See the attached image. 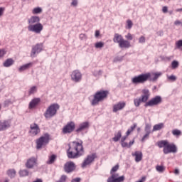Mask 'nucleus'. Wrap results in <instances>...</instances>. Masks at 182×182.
Segmentation results:
<instances>
[{"instance_id":"f257e3e1","label":"nucleus","mask_w":182,"mask_h":182,"mask_svg":"<svg viewBox=\"0 0 182 182\" xmlns=\"http://www.w3.org/2000/svg\"><path fill=\"white\" fill-rule=\"evenodd\" d=\"M83 154H85V149L82 143L74 141L72 142V145L68 144V149L67 150L68 159H77Z\"/></svg>"},{"instance_id":"f03ea898","label":"nucleus","mask_w":182,"mask_h":182,"mask_svg":"<svg viewBox=\"0 0 182 182\" xmlns=\"http://www.w3.org/2000/svg\"><path fill=\"white\" fill-rule=\"evenodd\" d=\"M109 95V91L100 90L97 92L94 95V98L91 101L92 106H97L100 102H103L107 95Z\"/></svg>"},{"instance_id":"7ed1b4c3","label":"nucleus","mask_w":182,"mask_h":182,"mask_svg":"<svg viewBox=\"0 0 182 182\" xmlns=\"http://www.w3.org/2000/svg\"><path fill=\"white\" fill-rule=\"evenodd\" d=\"M142 95L139 98H136L134 100V105L136 107H139L141 103H147V100H149L150 97V91L147 89H144L142 90Z\"/></svg>"},{"instance_id":"20e7f679","label":"nucleus","mask_w":182,"mask_h":182,"mask_svg":"<svg viewBox=\"0 0 182 182\" xmlns=\"http://www.w3.org/2000/svg\"><path fill=\"white\" fill-rule=\"evenodd\" d=\"M58 110H59V105L53 104L50 105L44 113V117L46 119H50L55 116Z\"/></svg>"},{"instance_id":"39448f33","label":"nucleus","mask_w":182,"mask_h":182,"mask_svg":"<svg viewBox=\"0 0 182 182\" xmlns=\"http://www.w3.org/2000/svg\"><path fill=\"white\" fill-rule=\"evenodd\" d=\"M163 102V98L157 95L152 99H151L149 101H146V102L144 105L145 107H153V106H159V105L161 104Z\"/></svg>"},{"instance_id":"423d86ee","label":"nucleus","mask_w":182,"mask_h":182,"mask_svg":"<svg viewBox=\"0 0 182 182\" xmlns=\"http://www.w3.org/2000/svg\"><path fill=\"white\" fill-rule=\"evenodd\" d=\"M49 134H45L36 141V149H42V146H46L49 143Z\"/></svg>"},{"instance_id":"0eeeda50","label":"nucleus","mask_w":182,"mask_h":182,"mask_svg":"<svg viewBox=\"0 0 182 182\" xmlns=\"http://www.w3.org/2000/svg\"><path fill=\"white\" fill-rule=\"evenodd\" d=\"M149 75L145 74H141L139 75L135 76L132 79L133 85H140L141 83H145L147 82V78Z\"/></svg>"},{"instance_id":"6e6552de","label":"nucleus","mask_w":182,"mask_h":182,"mask_svg":"<svg viewBox=\"0 0 182 182\" xmlns=\"http://www.w3.org/2000/svg\"><path fill=\"white\" fill-rule=\"evenodd\" d=\"M28 30L29 32H34V33H41L43 31V25L38 23L34 25H28Z\"/></svg>"},{"instance_id":"1a4fd4ad","label":"nucleus","mask_w":182,"mask_h":182,"mask_svg":"<svg viewBox=\"0 0 182 182\" xmlns=\"http://www.w3.org/2000/svg\"><path fill=\"white\" fill-rule=\"evenodd\" d=\"M75 128H76V124H75V122H70L67 123V124L65 126H64L62 132H63V134H70L75 131Z\"/></svg>"},{"instance_id":"9d476101","label":"nucleus","mask_w":182,"mask_h":182,"mask_svg":"<svg viewBox=\"0 0 182 182\" xmlns=\"http://www.w3.org/2000/svg\"><path fill=\"white\" fill-rule=\"evenodd\" d=\"M95 159H97V155L96 153H92V154L87 155L82 164V168H85V167H86V166H89V164H92V163L95 161Z\"/></svg>"},{"instance_id":"9b49d317","label":"nucleus","mask_w":182,"mask_h":182,"mask_svg":"<svg viewBox=\"0 0 182 182\" xmlns=\"http://www.w3.org/2000/svg\"><path fill=\"white\" fill-rule=\"evenodd\" d=\"M164 154H168L170 153H177V146L174 144H167L164 148Z\"/></svg>"},{"instance_id":"f8f14e48","label":"nucleus","mask_w":182,"mask_h":182,"mask_svg":"<svg viewBox=\"0 0 182 182\" xmlns=\"http://www.w3.org/2000/svg\"><path fill=\"white\" fill-rule=\"evenodd\" d=\"M124 181V176H119V173H111V176L108 178L107 182H123Z\"/></svg>"},{"instance_id":"ddd939ff","label":"nucleus","mask_w":182,"mask_h":182,"mask_svg":"<svg viewBox=\"0 0 182 182\" xmlns=\"http://www.w3.org/2000/svg\"><path fill=\"white\" fill-rule=\"evenodd\" d=\"M64 170L65 173H72L76 170V165L73 161L67 162L64 166Z\"/></svg>"},{"instance_id":"4468645a","label":"nucleus","mask_w":182,"mask_h":182,"mask_svg":"<svg viewBox=\"0 0 182 182\" xmlns=\"http://www.w3.org/2000/svg\"><path fill=\"white\" fill-rule=\"evenodd\" d=\"M42 48H43V46L42 44H36V46H33L31 57L35 58V56H36V54L41 53V52H42Z\"/></svg>"},{"instance_id":"2eb2a0df","label":"nucleus","mask_w":182,"mask_h":182,"mask_svg":"<svg viewBox=\"0 0 182 182\" xmlns=\"http://www.w3.org/2000/svg\"><path fill=\"white\" fill-rule=\"evenodd\" d=\"M146 75H148L147 80H150V82H156L157 79L161 76L162 73H146Z\"/></svg>"},{"instance_id":"dca6fc26","label":"nucleus","mask_w":182,"mask_h":182,"mask_svg":"<svg viewBox=\"0 0 182 182\" xmlns=\"http://www.w3.org/2000/svg\"><path fill=\"white\" fill-rule=\"evenodd\" d=\"M71 79L73 82H77L82 80V74L79 70H74L71 74Z\"/></svg>"},{"instance_id":"f3484780","label":"nucleus","mask_w":182,"mask_h":182,"mask_svg":"<svg viewBox=\"0 0 182 182\" xmlns=\"http://www.w3.org/2000/svg\"><path fill=\"white\" fill-rule=\"evenodd\" d=\"M11 123L12 122L11 119L0 122V132H4L5 130H7V129H9V127H11Z\"/></svg>"},{"instance_id":"a211bd4d","label":"nucleus","mask_w":182,"mask_h":182,"mask_svg":"<svg viewBox=\"0 0 182 182\" xmlns=\"http://www.w3.org/2000/svg\"><path fill=\"white\" fill-rule=\"evenodd\" d=\"M35 166H38V159L35 157L30 158L26 164V167L27 168H33Z\"/></svg>"},{"instance_id":"6ab92c4d","label":"nucleus","mask_w":182,"mask_h":182,"mask_svg":"<svg viewBox=\"0 0 182 182\" xmlns=\"http://www.w3.org/2000/svg\"><path fill=\"white\" fill-rule=\"evenodd\" d=\"M30 133L32 134V136H36L38 133L41 132V129H39V126H38V124H31L30 125Z\"/></svg>"},{"instance_id":"aec40b11","label":"nucleus","mask_w":182,"mask_h":182,"mask_svg":"<svg viewBox=\"0 0 182 182\" xmlns=\"http://www.w3.org/2000/svg\"><path fill=\"white\" fill-rule=\"evenodd\" d=\"M39 22H41V18L38 16H33L28 19V25H36V23H39Z\"/></svg>"},{"instance_id":"412c9836","label":"nucleus","mask_w":182,"mask_h":182,"mask_svg":"<svg viewBox=\"0 0 182 182\" xmlns=\"http://www.w3.org/2000/svg\"><path fill=\"white\" fill-rule=\"evenodd\" d=\"M126 106V102H119L117 105H114L113 106V112L114 113H116L117 112H119V110H122V109H124Z\"/></svg>"},{"instance_id":"4be33fe9","label":"nucleus","mask_w":182,"mask_h":182,"mask_svg":"<svg viewBox=\"0 0 182 182\" xmlns=\"http://www.w3.org/2000/svg\"><path fill=\"white\" fill-rule=\"evenodd\" d=\"M86 129H89V122H87L80 124L79 127L76 129V132L80 133V132H83Z\"/></svg>"},{"instance_id":"5701e85b","label":"nucleus","mask_w":182,"mask_h":182,"mask_svg":"<svg viewBox=\"0 0 182 182\" xmlns=\"http://www.w3.org/2000/svg\"><path fill=\"white\" fill-rule=\"evenodd\" d=\"M119 46L121 48H124V49H129L132 45L129 41L124 40V38H123L122 41L119 43Z\"/></svg>"},{"instance_id":"b1692460","label":"nucleus","mask_w":182,"mask_h":182,"mask_svg":"<svg viewBox=\"0 0 182 182\" xmlns=\"http://www.w3.org/2000/svg\"><path fill=\"white\" fill-rule=\"evenodd\" d=\"M39 102H41V99L39 98H34L33 100H32L29 103V109H33V107H36Z\"/></svg>"},{"instance_id":"393cba45","label":"nucleus","mask_w":182,"mask_h":182,"mask_svg":"<svg viewBox=\"0 0 182 182\" xmlns=\"http://www.w3.org/2000/svg\"><path fill=\"white\" fill-rule=\"evenodd\" d=\"M132 156H135V161L136 163H139V161H141V159H143V154L139 151H136L134 154H132Z\"/></svg>"},{"instance_id":"a878e982","label":"nucleus","mask_w":182,"mask_h":182,"mask_svg":"<svg viewBox=\"0 0 182 182\" xmlns=\"http://www.w3.org/2000/svg\"><path fill=\"white\" fill-rule=\"evenodd\" d=\"M123 36L119 33H115L113 38V42L114 43H118V45H119V43L122 42V41L123 40Z\"/></svg>"},{"instance_id":"bb28decb","label":"nucleus","mask_w":182,"mask_h":182,"mask_svg":"<svg viewBox=\"0 0 182 182\" xmlns=\"http://www.w3.org/2000/svg\"><path fill=\"white\" fill-rule=\"evenodd\" d=\"M14 63H15V60H14V59L8 58L3 63V66H4V68H9L12 66V65H14Z\"/></svg>"},{"instance_id":"cd10ccee","label":"nucleus","mask_w":182,"mask_h":182,"mask_svg":"<svg viewBox=\"0 0 182 182\" xmlns=\"http://www.w3.org/2000/svg\"><path fill=\"white\" fill-rule=\"evenodd\" d=\"M31 66H32V63H27L26 65L21 66L18 69V71L23 72L24 70H28V69H29V68H31Z\"/></svg>"},{"instance_id":"c85d7f7f","label":"nucleus","mask_w":182,"mask_h":182,"mask_svg":"<svg viewBox=\"0 0 182 182\" xmlns=\"http://www.w3.org/2000/svg\"><path fill=\"white\" fill-rule=\"evenodd\" d=\"M6 174L10 178H14L16 176V171H15V169H9L7 171Z\"/></svg>"},{"instance_id":"c756f323","label":"nucleus","mask_w":182,"mask_h":182,"mask_svg":"<svg viewBox=\"0 0 182 182\" xmlns=\"http://www.w3.org/2000/svg\"><path fill=\"white\" fill-rule=\"evenodd\" d=\"M164 127V124L159 123L158 124H155L153 127L152 132H157L159 130H161Z\"/></svg>"},{"instance_id":"7c9ffc66","label":"nucleus","mask_w":182,"mask_h":182,"mask_svg":"<svg viewBox=\"0 0 182 182\" xmlns=\"http://www.w3.org/2000/svg\"><path fill=\"white\" fill-rule=\"evenodd\" d=\"M56 155L53 154L51 155L48 161H47V164H53V163H55V161L56 160Z\"/></svg>"},{"instance_id":"2f4dec72","label":"nucleus","mask_w":182,"mask_h":182,"mask_svg":"<svg viewBox=\"0 0 182 182\" xmlns=\"http://www.w3.org/2000/svg\"><path fill=\"white\" fill-rule=\"evenodd\" d=\"M168 141H166V140H163V141H161L159 142H158V146L161 149L164 147V149L165 147H166L167 144H168Z\"/></svg>"},{"instance_id":"473e14b6","label":"nucleus","mask_w":182,"mask_h":182,"mask_svg":"<svg viewBox=\"0 0 182 182\" xmlns=\"http://www.w3.org/2000/svg\"><path fill=\"white\" fill-rule=\"evenodd\" d=\"M122 139V132L119 131L117 134H115L114 137L112 138L114 141H119Z\"/></svg>"},{"instance_id":"72a5a7b5","label":"nucleus","mask_w":182,"mask_h":182,"mask_svg":"<svg viewBox=\"0 0 182 182\" xmlns=\"http://www.w3.org/2000/svg\"><path fill=\"white\" fill-rule=\"evenodd\" d=\"M20 177H26V176H29V171L26 169L21 170L19 171Z\"/></svg>"},{"instance_id":"f704fd0d","label":"nucleus","mask_w":182,"mask_h":182,"mask_svg":"<svg viewBox=\"0 0 182 182\" xmlns=\"http://www.w3.org/2000/svg\"><path fill=\"white\" fill-rule=\"evenodd\" d=\"M156 170L159 173H164V170H166V168L164 166L157 165L156 166Z\"/></svg>"},{"instance_id":"c9c22d12","label":"nucleus","mask_w":182,"mask_h":182,"mask_svg":"<svg viewBox=\"0 0 182 182\" xmlns=\"http://www.w3.org/2000/svg\"><path fill=\"white\" fill-rule=\"evenodd\" d=\"M136 127H137V124H134L133 126H132L130 129L127 130V136H129L130 133H132L134 130V129H136Z\"/></svg>"},{"instance_id":"e433bc0d","label":"nucleus","mask_w":182,"mask_h":182,"mask_svg":"<svg viewBox=\"0 0 182 182\" xmlns=\"http://www.w3.org/2000/svg\"><path fill=\"white\" fill-rule=\"evenodd\" d=\"M32 12H33V15H36V14H41V13H42V9L40 7H36L33 9Z\"/></svg>"},{"instance_id":"4c0bfd02","label":"nucleus","mask_w":182,"mask_h":182,"mask_svg":"<svg viewBox=\"0 0 182 182\" xmlns=\"http://www.w3.org/2000/svg\"><path fill=\"white\" fill-rule=\"evenodd\" d=\"M151 125L150 124H146L145 125V132L146 133H151Z\"/></svg>"},{"instance_id":"58836bf2","label":"nucleus","mask_w":182,"mask_h":182,"mask_svg":"<svg viewBox=\"0 0 182 182\" xmlns=\"http://www.w3.org/2000/svg\"><path fill=\"white\" fill-rule=\"evenodd\" d=\"M37 88H36V86H33L29 92H28V95H33V93H36V91H37Z\"/></svg>"},{"instance_id":"ea45409f","label":"nucleus","mask_w":182,"mask_h":182,"mask_svg":"<svg viewBox=\"0 0 182 182\" xmlns=\"http://www.w3.org/2000/svg\"><path fill=\"white\" fill-rule=\"evenodd\" d=\"M172 134H173V136H181V131L178 129H173L172 130Z\"/></svg>"},{"instance_id":"a19ab883","label":"nucleus","mask_w":182,"mask_h":182,"mask_svg":"<svg viewBox=\"0 0 182 182\" xmlns=\"http://www.w3.org/2000/svg\"><path fill=\"white\" fill-rule=\"evenodd\" d=\"M103 46H105V43L102 42H98L95 43V48H97V49H100L103 48Z\"/></svg>"},{"instance_id":"79ce46f5","label":"nucleus","mask_w":182,"mask_h":182,"mask_svg":"<svg viewBox=\"0 0 182 182\" xmlns=\"http://www.w3.org/2000/svg\"><path fill=\"white\" fill-rule=\"evenodd\" d=\"M119 170V164H117L115 166L112 167L110 174H112V173H115V171H117Z\"/></svg>"},{"instance_id":"37998d69","label":"nucleus","mask_w":182,"mask_h":182,"mask_svg":"<svg viewBox=\"0 0 182 182\" xmlns=\"http://www.w3.org/2000/svg\"><path fill=\"white\" fill-rule=\"evenodd\" d=\"M171 65H172V69H177V68H178V63L176 60L173 61Z\"/></svg>"},{"instance_id":"c03bdc74","label":"nucleus","mask_w":182,"mask_h":182,"mask_svg":"<svg viewBox=\"0 0 182 182\" xmlns=\"http://www.w3.org/2000/svg\"><path fill=\"white\" fill-rule=\"evenodd\" d=\"M127 28L132 29V26H133V22H132V20H127Z\"/></svg>"},{"instance_id":"a18cd8bd","label":"nucleus","mask_w":182,"mask_h":182,"mask_svg":"<svg viewBox=\"0 0 182 182\" xmlns=\"http://www.w3.org/2000/svg\"><path fill=\"white\" fill-rule=\"evenodd\" d=\"M6 55V50L5 49H0V58H4Z\"/></svg>"},{"instance_id":"49530a36","label":"nucleus","mask_w":182,"mask_h":182,"mask_svg":"<svg viewBox=\"0 0 182 182\" xmlns=\"http://www.w3.org/2000/svg\"><path fill=\"white\" fill-rule=\"evenodd\" d=\"M168 79L171 80V82H176V80H177V77L175 75H171L168 77Z\"/></svg>"},{"instance_id":"de8ad7c7","label":"nucleus","mask_w":182,"mask_h":182,"mask_svg":"<svg viewBox=\"0 0 182 182\" xmlns=\"http://www.w3.org/2000/svg\"><path fill=\"white\" fill-rule=\"evenodd\" d=\"M125 38L128 41H133V36L130 33H129L127 35H126Z\"/></svg>"},{"instance_id":"09e8293b","label":"nucleus","mask_w":182,"mask_h":182,"mask_svg":"<svg viewBox=\"0 0 182 182\" xmlns=\"http://www.w3.org/2000/svg\"><path fill=\"white\" fill-rule=\"evenodd\" d=\"M93 75L94 76H100V75H102V70H95Z\"/></svg>"},{"instance_id":"8fccbe9b","label":"nucleus","mask_w":182,"mask_h":182,"mask_svg":"<svg viewBox=\"0 0 182 182\" xmlns=\"http://www.w3.org/2000/svg\"><path fill=\"white\" fill-rule=\"evenodd\" d=\"M139 43H144L146 42V38L144 36H141L139 39Z\"/></svg>"},{"instance_id":"3c124183","label":"nucleus","mask_w":182,"mask_h":182,"mask_svg":"<svg viewBox=\"0 0 182 182\" xmlns=\"http://www.w3.org/2000/svg\"><path fill=\"white\" fill-rule=\"evenodd\" d=\"M149 136H150V133L146 132L145 135L142 138V141H144L146 139H149Z\"/></svg>"},{"instance_id":"603ef678","label":"nucleus","mask_w":182,"mask_h":182,"mask_svg":"<svg viewBox=\"0 0 182 182\" xmlns=\"http://www.w3.org/2000/svg\"><path fill=\"white\" fill-rule=\"evenodd\" d=\"M176 46L177 48H180L182 46V40H179L177 43H176Z\"/></svg>"},{"instance_id":"864d4df0","label":"nucleus","mask_w":182,"mask_h":182,"mask_svg":"<svg viewBox=\"0 0 182 182\" xmlns=\"http://www.w3.org/2000/svg\"><path fill=\"white\" fill-rule=\"evenodd\" d=\"M122 147H127V148H129L130 146H129V144L127 142H122Z\"/></svg>"},{"instance_id":"5fc2aeb1","label":"nucleus","mask_w":182,"mask_h":182,"mask_svg":"<svg viewBox=\"0 0 182 182\" xmlns=\"http://www.w3.org/2000/svg\"><path fill=\"white\" fill-rule=\"evenodd\" d=\"M71 5L73 6H77V0H73Z\"/></svg>"},{"instance_id":"6e6d98bb","label":"nucleus","mask_w":182,"mask_h":182,"mask_svg":"<svg viewBox=\"0 0 182 182\" xmlns=\"http://www.w3.org/2000/svg\"><path fill=\"white\" fill-rule=\"evenodd\" d=\"M168 11V9L167 6H164L162 9V12H164V14H167V11Z\"/></svg>"},{"instance_id":"4d7b16f0","label":"nucleus","mask_w":182,"mask_h":182,"mask_svg":"<svg viewBox=\"0 0 182 182\" xmlns=\"http://www.w3.org/2000/svg\"><path fill=\"white\" fill-rule=\"evenodd\" d=\"M4 11H5V8L0 7V16H2V15H4Z\"/></svg>"},{"instance_id":"13d9d810","label":"nucleus","mask_w":182,"mask_h":182,"mask_svg":"<svg viewBox=\"0 0 182 182\" xmlns=\"http://www.w3.org/2000/svg\"><path fill=\"white\" fill-rule=\"evenodd\" d=\"M100 36V31L99 30H97L95 31V38H99Z\"/></svg>"},{"instance_id":"bf43d9fd","label":"nucleus","mask_w":182,"mask_h":182,"mask_svg":"<svg viewBox=\"0 0 182 182\" xmlns=\"http://www.w3.org/2000/svg\"><path fill=\"white\" fill-rule=\"evenodd\" d=\"M174 25H176V26H178V25H182V22L178 21V20H176L175 22H174Z\"/></svg>"},{"instance_id":"052dcab7","label":"nucleus","mask_w":182,"mask_h":182,"mask_svg":"<svg viewBox=\"0 0 182 182\" xmlns=\"http://www.w3.org/2000/svg\"><path fill=\"white\" fill-rule=\"evenodd\" d=\"M71 182H80V178H75Z\"/></svg>"},{"instance_id":"680f3d73","label":"nucleus","mask_w":182,"mask_h":182,"mask_svg":"<svg viewBox=\"0 0 182 182\" xmlns=\"http://www.w3.org/2000/svg\"><path fill=\"white\" fill-rule=\"evenodd\" d=\"M126 139H127V135L124 136H122V139H121V141L122 143H123L124 141H126Z\"/></svg>"},{"instance_id":"e2e57ef3","label":"nucleus","mask_w":182,"mask_h":182,"mask_svg":"<svg viewBox=\"0 0 182 182\" xmlns=\"http://www.w3.org/2000/svg\"><path fill=\"white\" fill-rule=\"evenodd\" d=\"M133 144H134V140L131 141L128 144V146H129V147H132V146H133Z\"/></svg>"},{"instance_id":"0e129e2a","label":"nucleus","mask_w":182,"mask_h":182,"mask_svg":"<svg viewBox=\"0 0 182 182\" xmlns=\"http://www.w3.org/2000/svg\"><path fill=\"white\" fill-rule=\"evenodd\" d=\"M80 39H85V38H86V35H85V34H80Z\"/></svg>"},{"instance_id":"69168bd1","label":"nucleus","mask_w":182,"mask_h":182,"mask_svg":"<svg viewBox=\"0 0 182 182\" xmlns=\"http://www.w3.org/2000/svg\"><path fill=\"white\" fill-rule=\"evenodd\" d=\"M174 173L175 174H180V171H178V169H175Z\"/></svg>"},{"instance_id":"338daca9","label":"nucleus","mask_w":182,"mask_h":182,"mask_svg":"<svg viewBox=\"0 0 182 182\" xmlns=\"http://www.w3.org/2000/svg\"><path fill=\"white\" fill-rule=\"evenodd\" d=\"M5 105H9V103H11V101L10 100H6L4 102Z\"/></svg>"},{"instance_id":"774afa93","label":"nucleus","mask_w":182,"mask_h":182,"mask_svg":"<svg viewBox=\"0 0 182 182\" xmlns=\"http://www.w3.org/2000/svg\"><path fill=\"white\" fill-rule=\"evenodd\" d=\"M176 12H182V8L176 9Z\"/></svg>"}]
</instances>
